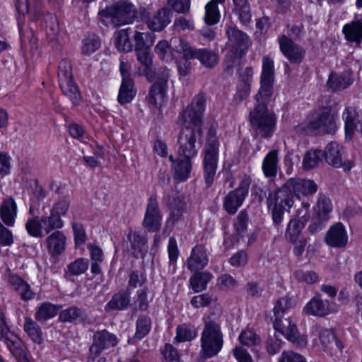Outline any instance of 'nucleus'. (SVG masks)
<instances>
[{
  "label": "nucleus",
  "mask_w": 362,
  "mask_h": 362,
  "mask_svg": "<svg viewBox=\"0 0 362 362\" xmlns=\"http://www.w3.org/2000/svg\"><path fill=\"white\" fill-rule=\"evenodd\" d=\"M279 362H306V359L299 354L288 351L282 352Z\"/></svg>",
  "instance_id": "nucleus-61"
},
{
  "label": "nucleus",
  "mask_w": 362,
  "mask_h": 362,
  "mask_svg": "<svg viewBox=\"0 0 362 362\" xmlns=\"http://www.w3.org/2000/svg\"><path fill=\"white\" fill-rule=\"evenodd\" d=\"M352 81L351 77L349 74H341V75H337L335 73H331L327 81L329 87L334 90H344L349 87Z\"/></svg>",
  "instance_id": "nucleus-39"
},
{
  "label": "nucleus",
  "mask_w": 362,
  "mask_h": 362,
  "mask_svg": "<svg viewBox=\"0 0 362 362\" xmlns=\"http://www.w3.org/2000/svg\"><path fill=\"white\" fill-rule=\"evenodd\" d=\"M322 152L326 162L334 168H342L344 171H349L354 166L353 161L343 160L344 148L336 141L329 143Z\"/></svg>",
  "instance_id": "nucleus-13"
},
{
  "label": "nucleus",
  "mask_w": 362,
  "mask_h": 362,
  "mask_svg": "<svg viewBox=\"0 0 362 362\" xmlns=\"http://www.w3.org/2000/svg\"><path fill=\"white\" fill-rule=\"evenodd\" d=\"M309 128L317 134H333L337 129L334 116L329 107H323L309 122Z\"/></svg>",
  "instance_id": "nucleus-12"
},
{
  "label": "nucleus",
  "mask_w": 362,
  "mask_h": 362,
  "mask_svg": "<svg viewBox=\"0 0 362 362\" xmlns=\"http://www.w3.org/2000/svg\"><path fill=\"white\" fill-rule=\"evenodd\" d=\"M345 124L346 138L351 140L356 132L362 136V122L359 119V114L354 107H346L343 113Z\"/></svg>",
  "instance_id": "nucleus-17"
},
{
  "label": "nucleus",
  "mask_w": 362,
  "mask_h": 362,
  "mask_svg": "<svg viewBox=\"0 0 362 362\" xmlns=\"http://www.w3.org/2000/svg\"><path fill=\"white\" fill-rule=\"evenodd\" d=\"M332 210V205L330 199L325 195L320 194L317 202V214L319 218L327 221Z\"/></svg>",
  "instance_id": "nucleus-45"
},
{
  "label": "nucleus",
  "mask_w": 362,
  "mask_h": 362,
  "mask_svg": "<svg viewBox=\"0 0 362 362\" xmlns=\"http://www.w3.org/2000/svg\"><path fill=\"white\" fill-rule=\"evenodd\" d=\"M278 151H271L264 158L262 163L264 174L267 177H275L278 170Z\"/></svg>",
  "instance_id": "nucleus-34"
},
{
  "label": "nucleus",
  "mask_w": 362,
  "mask_h": 362,
  "mask_svg": "<svg viewBox=\"0 0 362 362\" xmlns=\"http://www.w3.org/2000/svg\"><path fill=\"white\" fill-rule=\"evenodd\" d=\"M326 243L332 247H344L348 242V235L341 223L332 226L325 237Z\"/></svg>",
  "instance_id": "nucleus-19"
},
{
  "label": "nucleus",
  "mask_w": 362,
  "mask_h": 362,
  "mask_svg": "<svg viewBox=\"0 0 362 362\" xmlns=\"http://www.w3.org/2000/svg\"><path fill=\"white\" fill-rule=\"evenodd\" d=\"M248 222V214L245 210L240 212L236 218L234 227L237 234L240 237H243L247 231V226Z\"/></svg>",
  "instance_id": "nucleus-53"
},
{
  "label": "nucleus",
  "mask_w": 362,
  "mask_h": 362,
  "mask_svg": "<svg viewBox=\"0 0 362 362\" xmlns=\"http://www.w3.org/2000/svg\"><path fill=\"white\" fill-rule=\"evenodd\" d=\"M130 291L128 289L115 293L110 300L105 305V310H122L130 304Z\"/></svg>",
  "instance_id": "nucleus-29"
},
{
  "label": "nucleus",
  "mask_w": 362,
  "mask_h": 362,
  "mask_svg": "<svg viewBox=\"0 0 362 362\" xmlns=\"http://www.w3.org/2000/svg\"><path fill=\"white\" fill-rule=\"evenodd\" d=\"M279 47L283 54L293 64L300 63L305 54V51L294 42L286 37L282 35L279 38Z\"/></svg>",
  "instance_id": "nucleus-16"
},
{
  "label": "nucleus",
  "mask_w": 362,
  "mask_h": 362,
  "mask_svg": "<svg viewBox=\"0 0 362 362\" xmlns=\"http://www.w3.org/2000/svg\"><path fill=\"white\" fill-rule=\"evenodd\" d=\"M59 86L64 95L69 98L73 104L77 105L81 100V94L73 78L59 82Z\"/></svg>",
  "instance_id": "nucleus-38"
},
{
  "label": "nucleus",
  "mask_w": 362,
  "mask_h": 362,
  "mask_svg": "<svg viewBox=\"0 0 362 362\" xmlns=\"http://www.w3.org/2000/svg\"><path fill=\"white\" fill-rule=\"evenodd\" d=\"M342 32L348 41L361 42L362 40V21H355L345 24Z\"/></svg>",
  "instance_id": "nucleus-33"
},
{
  "label": "nucleus",
  "mask_w": 362,
  "mask_h": 362,
  "mask_svg": "<svg viewBox=\"0 0 362 362\" xmlns=\"http://www.w3.org/2000/svg\"><path fill=\"white\" fill-rule=\"evenodd\" d=\"M127 242L130 245V252L135 257H144L148 252L146 235L130 230L127 235Z\"/></svg>",
  "instance_id": "nucleus-22"
},
{
  "label": "nucleus",
  "mask_w": 362,
  "mask_h": 362,
  "mask_svg": "<svg viewBox=\"0 0 362 362\" xmlns=\"http://www.w3.org/2000/svg\"><path fill=\"white\" fill-rule=\"evenodd\" d=\"M138 61L144 66V73L148 80H151L149 72L152 64V57L150 52V48L143 49L135 51Z\"/></svg>",
  "instance_id": "nucleus-48"
},
{
  "label": "nucleus",
  "mask_w": 362,
  "mask_h": 362,
  "mask_svg": "<svg viewBox=\"0 0 362 362\" xmlns=\"http://www.w3.org/2000/svg\"><path fill=\"white\" fill-rule=\"evenodd\" d=\"M70 203V199L67 197H64L53 204L49 216H42L40 218L43 226V230L47 235L52 230H59L64 226L62 216H65L67 213Z\"/></svg>",
  "instance_id": "nucleus-9"
},
{
  "label": "nucleus",
  "mask_w": 362,
  "mask_h": 362,
  "mask_svg": "<svg viewBox=\"0 0 362 362\" xmlns=\"http://www.w3.org/2000/svg\"><path fill=\"white\" fill-rule=\"evenodd\" d=\"M17 214V206L13 198H8L4 200L0 207V216L3 222L12 226L15 222V218Z\"/></svg>",
  "instance_id": "nucleus-32"
},
{
  "label": "nucleus",
  "mask_w": 362,
  "mask_h": 362,
  "mask_svg": "<svg viewBox=\"0 0 362 362\" xmlns=\"http://www.w3.org/2000/svg\"><path fill=\"white\" fill-rule=\"evenodd\" d=\"M103 21L110 20L115 26L132 23L136 16V8L132 3L121 1L99 11Z\"/></svg>",
  "instance_id": "nucleus-6"
},
{
  "label": "nucleus",
  "mask_w": 362,
  "mask_h": 362,
  "mask_svg": "<svg viewBox=\"0 0 362 362\" xmlns=\"http://www.w3.org/2000/svg\"><path fill=\"white\" fill-rule=\"evenodd\" d=\"M274 82V62L269 57H264L260 76V88L255 95L257 103L249 114L252 127L262 137H269L274 132L276 118L267 108V103L273 95Z\"/></svg>",
  "instance_id": "nucleus-1"
},
{
  "label": "nucleus",
  "mask_w": 362,
  "mask_h": 362,
  "mask_svg": "<svg viewBox=\"0 0 362 362\" xmlns=\"http://www.w3.org/2000/svg\"><path fill=\"white\" fill-rule=\"evenodd\" d=\"M305 226V223L298 218H291L288 223L285 233V238L287 241H295L296 239L301 238L302 230Z\"/></svg>",
  "instance_id": "nucleus-42"
},
{
  "label": "nucleus",
  "mask_w": 362,
  "mask_h": 362,
  "mask_svg": "<svg viewBox=\"0 0 362 362\" xmlns=\"http://www.w3.org/2000/svg\"><path fill=\"white\" fill-rule=\"evenodd\" d=\"M8 281L12 288L20 295L21 300L28 301L34 298L35 293L30 285L21 277L12 274L9 276Z\"/></svg>",
  "instance_id": "nucleus-28"
},
{
  "label": "nucleus",
  "mask_w": 362,
  "mask_h": 362,
  "mask_svg": "<svg viewBox=\"0 0 362 362\" xmlns=\"http://www.w3.org/2000/svg\"><path fill=\"white\" fill-rule=\"evenodd\" d=\"M133 79H125L122 81L117 100L121 105L130 103L136 95Z\"/></svg>",
  "instance_id": "nucleus-35"
},
{
  "label": "nucleus",
  "mask_w": 362,
  "mask_h": 362,
  "mask_svg": "<svg viewBox=\"0 0 362 362\" xmlns=\"http://www.w3.org/2000/svg\"><path fill=\"white\" fill-rule=\"evenodd\" d=\"M4 340L10 352L18 362H30L25 346L16 335L12 333Z\"/></svg>",
  "instance_id": "nucleus-26"
},
{
  "label": "nucleus",
  "mask_w": 362,
  "mask_h": 362,
  "mask_svg": "<svg viewBox=\"0 0 362 362\" xmlns=\"http://www.w3.org/2000/svg\"><path fill=\"white\" fill-rule=\"evenodd\" d=\"M162 353L167 362H180L177 351L171 344H166Z\"/></svg>",
  "instance_id": "nucleus-60"
},
{
  "label": "nucleus",
  "mask_w": 362,
  "mask_h": 362,
  "mask_svg": "<svg viewBox=\"0 0 362 362\" xmlns=\"http://www.w3.org/2000/svg\"><path fill=\"white\" fill-rule=\"evenodd\" d=\"M179 41L177 52L182 54L184 59H198L207 68H213L218 64V57L214 51L207 49H195L183 40Z\"/></svg>",
  "instance_id": "nucleus-10"
},
{
  "label": "nucleus",
  "mask_w": 362,
  "mask_h": 362,
  "mask_svg": "<svg viewBox=\"0 0 362 362\" xmlns=\"http://www.w3.org/2000/svg\"><path fill=\"white\" fill-rule=\"evenodd\" d=\"M25 229L28 233L34 238H42L43 226L41 218H30L25 223Z\"/></svg>",
  "instance_id": "nucleus-47"
},
{
  "label": "nucleus",
  "mask_w": 362,
  "mask_h": 362,
  "mask_svg": "<svg viewBox=\"0 0 362 362\" xmlns=\"http://www.w3.org/2000/svg\"><path fill=\"white\" fill-rule=\"evenodd\" d=\"M48 252L52 255H59L65 250L66 237L59 230H56L46 238Z\"/></svg>",
  "instance_id": "nucleus-30"
},
{
  "label": "nucleus",
  "mask_w": 362,
  "mask_h": 362,
  "mask_svg": "<svg viewBox=\"0 0 362 362\" xmlns=\"http://www.w3.org/2000/svg\"><path fill=\"white\" fill-rule=\"evenodd\" d=\"M202 131L197 129L184 128L177 140V156L192 159L201 147Z\"/></svg>",
  "instance_id": "nucleus-8"
},
{
  "label": "nucleus",
  "mask_w": 362,
  "mask_h": 362,
  "mask_svg": "<svg viewBox=\"0 0 362 362\" xmlns=\"http://www.w3.org/2000/svg\"><path fill=\"white\" fill-rule=\"evenodd\" d=\"M148 28L153 32L162 31L170 23V11L160 8L156 12L144 15Z\"/></svg>",
  "instance_id": "nucleus-18"
},
{
  "label": "nucleus",
  "mask_w": 362,
  "mask_h": 362,
  "mask_svg": "<svg viewBox=\"0 0 362 362\" xmlns=\"http://www.w3.org/2000/svg\"><path fill=\"white\" fill-rule=\"evenodd\" d=\"M190 277L189 283L191 288L194 292H200L206 288V285L212 278V275L209 272H197Z\"/></svg>",
  "instance_id": "nucleus-37"
},
{
  "label": "nucleus",
  "mask_w": 362,
  "mask_h": 362,
  "mask_svg": "<svg viewBox=\"0 0 362 362\" xmlns=\"http://www.w3.org/2000/svg\"><path fill=\"white\" fill-rule=\"evenodd\" d=\"M174 27L177 31L192 30L194 29V24L190 19L180 16L175 20Z\"/></svg>",
  "instance_id": "nucleus-63"
},
{
  "label": "nucleus",
  "mask_w": 362,
  "mask_h": 362,
  "mask_svg": "<svg viewBox=\"0 0 362 362\" xmlns=\"http://www.w3.org/2000/svg\"><path fill=\"white\" fill-rule=\"evenodd\" d=\"M161 222L162 215L156 196L151 195L148 200L143 226L148 232H158L160 228Z\"/></svg>",
  "instance_id": "nucleus-14"
},
{
  "label": "nucleus",
  "mask_w": 362,
  "mask_h": 362,
  "mask_svg": "<svg viewBox=\"0 0 362 362\" xmlns=\"http://www.w3.org/2000/svg\"><path fill=\"white\" fill-rule=\"evenodd\" d=\"M167 81L168 76L163 75L151 86L148 100L151 105L156 107L162 105L166 95Z\"/></svg>",
  "instance_id": "nucleus-21"
},
{
  "label": "nucleus",
  "mask_w": 362,
  "mask_h": 362,
  "mask_svg": "<svg viewBox=\"0 0 362 362\" xmlns=\"http://www.w3.org/2000/svg\"><path fill=\"white\" fill-rule=\"evenodd\" d=\"M223 344V334L218 323L209 320L205 322L201 337V353L204 358L216 356Z\"/></svg>",
  "instance_id": "nucleus-5"
},
{
  "label": "nucleus",
  "mask_w": 362,
  "mask_h": 362,
  "mask_svg": "<svg viewBox=\"0 0 362 362\" xmlns=\"http://www.w3.org/2000/svg\"><path fill=\"white\" fill-rule=\"evenodd\" d=\"M156 53L165 62H171L175 56L168 42L165 40L160 41L155 47Z\"/></svg>",
  "instance_id": "nucleus-51"
},
{
  "label": "nucleus",
  "mask_w": 362,
  "mask_h": 362,
  "mask_svg": "<svg viewBox=\"0 0 362 362\" xmlns=\"http://www.w3.org/2000/svg\"><path fill=\"white\" fill-rule=\"evenodd\" d=\"M167 4L173 11L181 14L189 13L191 7L190 0H168Z\"/></svg>",
  "instance_id": "nucleus-54"
},
{
  "label": "nucleus",
  "mask_w": 362,
  "mask_h": 362,
  "mask_svg": "<svg viewBox=\"0 0 362 362\" xmlns=\"http://www.w3.org/2000/svg\"><path fill=\"white\" fill-rule=\"evenodd\" d=\"M323 155V152L321 150L307 152L303 161V167L308 170L316 168L322 161Z\"/></svg>",
  "instance_id": "nucleus-46"
},
{
  "label": "nucleus",
  "mask_w": 362,
  "mask_h": 362,
  "mask_svg": "<svg viewBox=\"0 0 362 362\" xmlns=\"http://www.w3.org/2000/svg\"><path fill=\"white\" fill-rule=\"evenodd\" d=\"M192 168V159L177 156V163L173 165L174 178L178 182L188 179Z\"/></svg>",
  "instance_id": "nucleus-31"
},
{
  "label": "nucleus",
  "mask_w": 362,
  "mask_h": 362,
  "mask_svg": "<svg viewBox=\"0 0 362 362\" xmlns=\"http://www.w3.org/2000/svg\"><path fill=\"white\" fill-rule=\"evenodd\" d=\"M100 46V41L98 37L92 35L84 40L82 52L85 54H90L95 52Z\"/></svg>",
  "instance_id": "nucleus-58"
},
{
  "label": "nucleus",
  "mask_w": 362,
  "mask_h": 362,
  "mask_svg": "<svg viewBox=\"0 0 362 362\" xmlns=\"http://www.w3.org/2000/svg\"><path fill=\"white\" fill-rule=\"evenodd\" d=\"M144 274L139 271H134L129 275V286L136 288L141 286L146 282Z\"/></svg>",
  "instance_id": "nucleus-64"
},
{
  "label": "nucleus",
  "mask_w": 362,
  "mask_h": 362,
  "mask_svg": "<svg viewBox=\"0 0 362 362\" xmlns=\"http://www.w3.org/2000/svg\"><path fill=\"white\" fill-rule=\"evenodd\" d=\"M117 344V339L115 334L106 329L98 331L93 337V344L89 349L90 354L94 358L97 357L103 350L114 347Z\"/></svg>",
  "instance_id": "nucleus-15"
},
{
  "label": "nucleus",
  "mask_w": 362,
  "mask_h": 362,
  "mask_svg": "<svg viewBox=\"0 0 362 362\" xmlns=\"http://www.w3.org/2000/svg\"><path fill=\"white\" fill-rule=\"evenodd\" d=\"M59 83L73 78L72 69L70 62L62 60L59 64L58 70Z\"/></svg>",
  "instance_id": "nucleus-57"
},
{
  "label": "nucleus",
  "mask_w": 362,
  "mask_h": 362,
  "mask_svg": "<svg viewBox=\"0 0 362 362\" xmlns=\"http://www.w3.org/2000/svg\"><path fill=\"white\" fill-rule=\"evenodd\" d=\"M294 302L288 298L279 299L274 305V313L275 320L274 328L279 332L293 344L297 347H305L308 344V337L305 334H300L298 332L296 325L291 322L288 318L283 319V315L287 309L292 308Z\"/></svg>",
  "instance_id": "nucleus-2"
},
{
  "label": "nucleus",
  "mask_w": 362,
  "mask_h": 362,
  "mask_svg": "<svg viewBox=\"0 0 362 362\" xmlns=\"http://www.w3.org/2000/svg\"><path fill=\"white\" fill-rule=\"evenodd\" d=\"M130 28L120 30L115 33V44L119 52H128L132 49V44L129 39V31Z\"/></svg>",
  "instance_id": "nucleus-43"
},
{
  "label": "nucleus",
  "mask_w": 362,
  "mask_h": 362,
  "mask_svg": "<svg viewBox=\"0 0 362 362\" xmlns=\"http://www.w3.org/2000/svg\"><path fill=\"white\" fill-rule=\"evenodd\" d=\"M169 206L170 209L174 210H185L186 209V203L185 201V197L182 194H179L178 193H175L172 196V199H169L168 202Z\"/></svg>",
  "instance_id": "nucleus-62"
},
{
  "label": "nucleus",
  "mask_w": 362,
  "mask_h": 362,
  "mask_svg": "<svg viewBox=\"0 0 362 362\" xmlns=\"http://www.w3.org/2000/svg\"><path fill=\"white\" fill-rule=\"evenodd\" d=\"M294 196L287 181L281 187L269 194L267 202L276 226L281 223L285 211H289L293 206Z\"/></svg>",
  "instance_id": "nucleus-3"
},
{
  "label": "nucleus",
  "mask_w": 362,
  "mask_h": 362,
  "mask_svg": "<svg viewBox=\"0 0 362 362\" xmlns=\"http://www.w3.org/2000/svg\"><path fill=\"white\" fill-rule=\"evenodd\" d=\"M251 184L249 176H244L237 189L230 191L223 200V208L230 214H234L243 204Z\"/></svg>",
  "instance_id": "nucleus-11"
},
{
  "label": "nucleus",
  "mask_w": 362,
  "mask_h": 362,
  "mask_svg": "<svg viewBox=\"0 0 362 362\" xmlns=\"http://www.w3.org/2000/svg\"><path fill=\"white\" fill-rule=\"evenodd\" d=\"M134 37L135 40V51L150 48L153 43L151 34L148 33L136 32Z\"/></svg>",
  "instance_id": "nucleus-50"
},
{
  "label": "nucleus",
  "mask_w": 362,
  "mask_h": 362,
  "mask_svg": "<svg viewBox=\"0 0 362 362\" xmlns=\"http://www.w3.org/2000/svg\"><path fill=\"white\" fill-rule=\"evenodd\" d=\"M332 311L329 301L323 300L320 294L315 295L304 308L306 314L317 317H324Z\"/></svg>",
  "instance_id": "nucleus-20"
},
{
  "label": "nucleus",
  "mask_w": 362,
  "mask_h": 362,
  "mask_svg": "<svg viewBox=\"0 0 362 362\" xmlns=\"http://www.w3.org/2000/svg\"><path fill=\"white\" fill-rule=\"evenodd\" d=\"M225 0H211L205 6L204 21L208 25L216 24L220 19L218 4H223Z\"/></svg>",
  "instance_id": "nucleus-36"
},
{
  "label": "nucleus",
  "mask_w": 362,
  "mask_h": 362,
  "mask_svg": "<svg viewBox=\"0 0 362 362\" xmlns=\"http://www.w3.org/2000/svg\"><path fill=\"white\" fill-rule=\"evenodd\" d=\"M82 315L81 309L77 307H70L63 310L59 315V318L63 322H73Z\"/></svg>",
  "instance_id": "nucleus-59"
},
{
  "label": "nucleus",
  "mask_w": 362,
  "mask_h": 362,
  "mask_svg": "<svg viewBox=\"0 0 362 362\" xmlns=\"http://www.w3.org/2000/svg\"><path fill=\"white\" fill-rule=\"evenodd\" d=\"M195 336V331L189 325L184 324L177 327L176 339L179 342L191 341Z\"/></svg>",
  "instance_id": "nucleus-52"
},
{
  "label": "nucleus",
  "mask_w": 362,
  "mask_h": 362,
  "mask_svg": "<svg viewBox=\"0 0 362 362\" xmlns=\"http://www.w3.org/2000/svg\"><path fill=\"white\" fill-rule=\"evenodd\" d=\"M295 278L300 282L314 284L318 281V275L313 271L296 270L293 274Z\"/></svg>",
  "instance_id": "nucleus-55"
},
{
  "label": "nucleus",
  "mask_w": 362,
  "mask_h": 362,
  "mask_svg": "<svg viewBox=\"0 0 362 362\" xmlns=\"http://www.w3.org/2000/svg\"><path fill=\"white\" fill-rule=\"evenodd\" d=\"M24 330L31 340L38 344L43 341L42 332L38 324L30 317L25 318Z\"/></svg>",
  "instance_id": "nucleus-40"
},
{
  "label": "nucleus",
  "mask_w": 362,
  "mask_h": 362,
  "mask_svg": "<svg viewBox=\"0 0 362 362\" xmlns=\"http://www.w3.org/2000/svg\"><path fill=\"white\" fill-rule=\"evenodd\" d=\"M287 182L297 197L313 194L317 190V184L311 180L291 178Z\"/></svg>",
  "instance_id": "nucleus-24"
},
{
  "label": "nucleus",
  "mask_w": 362,
  "mask_h": 362,
  "mask_svg": "<svg viewBox=\"0 0 362 362\" xmlns=\"http://www.w3.org/2000/svg\"><path fill=\"white\" fill-rule=\"evenodd\" d=\"M319 337L325 350L329 351L331 354L341 352L343 345L337 338L335 334L330 329H322L319 333Z\"/></svg>",
  "instance_id": "nucleus-27"
},
{
  "label": "nucleus",
  "mask_w": 362,
  "mask_h": 362,
  "mask_svg": "<svg viewBox=\"0 0 362 362\" xmlns=\"http://www.w3.org/2000/svg\"><path fill=\"white\" fill-rule=\"evenodd\" d=\"M240 342L245 346H254L259 344V337L250 329L243 330L239 336Z\"/></svg>",
  "instance_id": "nucleus-56"
},
{
  "label": "nucleus",
  "mask_w": 362,
  "mask_h": 362,
  "mask_svg": "<svg viewBox=\"0 0 362 362\" xmlns=\"http://www.w3.org/2000/svg\"><path fill=\"white\" fill-rule=\"evenodd\" d=\"M218 141L216 131L210 128L208 131L204 158V176L207 187H210L216 175L218 156Z\"/></svg>",
  "instance_id": "nucleus-7"
},
{
  "label": "nucleus",
  "mask_w": 362,
  "mask_h": 362,
  "mask_svg": "<svg viewBox=\"0 0 362 362\" xmlns=\"http://www.w3.org/2000/svg\"><path fill=\"white\" fill-rule=\"evenodd\" d=\"M209 259L203 245H196L192 251L190 257L186 262L187 268L191 272L203 269L208 264Z\"/></svg>",
  "instance_id": "nucleus-25"
},
{
  "label": "nucleus",
  "mask_w": 362,
  "mask_h": 362,
  "mask_svg": "<svg viewBox=\"0 0 362 362\" xmlns=\"http://www.w3.org/2000/svg\"><path fill=\"white\" fill-rule=\"evenodd\" d=\"M226 35L233 47L240 53L245 52L251 44L248 35L236 27L228 26Z\"/></svg>",
  "instance_id": "nucleus-23"
},
{
  "label": "nucleus",
  "mask_w": 362,
  "mask_h": 362,
  "mask_svg": "<svg viewBox=\"0 0 362 362\" xmlns=\"http://www.w3.org/2000/svg\"><path fill=\"white\" fill-rule=\"evenodd\" d=\"M205 104V95L203 93L196 95L192 102L180 112L177 124L185 128L197 129L202 131Z\"/></svg>",
  "instance_id": "nucleus-4"
},
{
  "label": "nucleus",
  "mask_w": 362,
  "mask_h": 362,
  "mask_svg": "<svg viewBox=\"0 0 362 362\" xmlns=\"http://www.w3.org/2000/svg\"><path fill=\"white\" fill-rule=\"evenodd\" d=\"M58 313V308L56 305L50 303H43L40 305L35 315V320L44 323L47 320L54 317Z\"/></svg>",
  "instance_id": "nucleus-41"
},
{
  "label": "nucleus",
  "mask_w": 362,
  "mask_h": 362,
  "mask_svg": "<svg viewBox=\"0 0 362 362\" xmlns=\"http://www.w3.org/2000/svg\"><path fill=\"white\" fill-rule=\"evenodd\" d=\"M88 259L78 258L67 265L65 270V275L66 276L81 275L88 269Z\"/></svg>",
  "instance_id": "nucleus-44"
},
{
  "label": "nucleus",
  "mask_w": 362,
  "mask_h": 362,
  "mask_svg": "<svg viewBox=\"0 0 362 362\" xmlns=\"http://www.w3.org/2000/svg\"><path fill=\"white\" fill-rule=\"evenodd\" d=\"M151 328V320L146 315L140 316L136 322V332L134 337L139 339L144 337L150 332Z\"/></svg>",
  "instance_id": "nucleus-49"
}]
</instances>
